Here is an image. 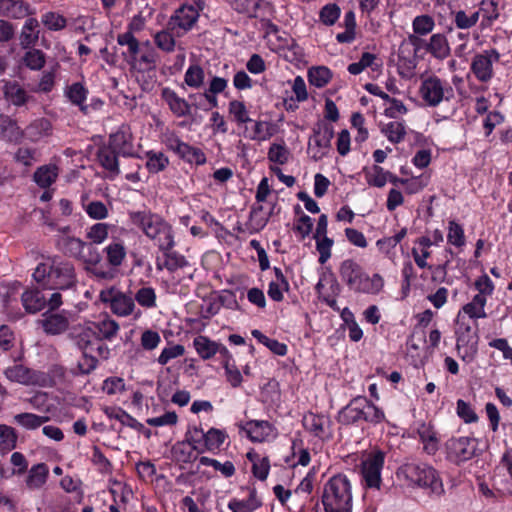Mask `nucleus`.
<instances>
[{"mask_svg":"<svg viewBox=\"0 0 512 512\" xmlns=\"http://www.w3.org/2000/svg\"><path fill=\"white\" fill-rule=\"evenodd\" d=\"M60 231L62 235L57 240L58 249L66 256L78 259L81 253H83L86 242L80 238L67 235L69 226H64Z\"/></svg>","mask_w":512,"mask_h":512,"instance_id":"28","label":"nucleus"},{"mask_svg":"<svg viewBox=\"0 0 512 512\" xmlns=\"http://www.w3.org/2000/svg\"><path fill=\"white\" fill-rule=\"evenodd\" d=\"M59 169L54 164H48L38 167L34 174V182L41 188L50 187L58 178Z\"/></svg>","mask_w":512,"mask_h":512,"instance_id":"43","label":"nucleus"},{"mask_svg":"<svg viewBox=\"0 0 512 512\" xmlns=\"http://www.w3.org/2000/svg\"><path fill=\"white\" fill-rule=\"evenodd\" d=\"M188 264L186 258L173 250V248L161 253V255H158L156 258V267L158 270L166 269L169 272H174L186 267Z\"/></svg>","mask_w":512,"mask_h":512,"instance_id":"30","label":"nucleus"},{"mask_svg":"<svg viewBox=\"0 0 512 512\" xmlns=\"http://www.w3.org/2000/svg\"><path fill=\"white\" fill-rule=\"evenodd\" d=\"M361 400L363 401L360 404L361 424L368 423L376 426L386 420L385 413L380 407L376 406L366 396H361Z\"/></svg>","mask_w":512,"mask_h":512,"instance_id":"31","label":"nucleus"},{"mask_svg":"<svg viewBox=\"0 0 512 512\" xmlns=\"http://www.w3.org/2000/svg\"><path fill=\"white\" fill-rule=\"evenodd\" d=\"M230 7L238 13L257 18L268 7L265 0H226Z\"/></svg>","mask_w":512,"mask_h":512,"instance_id":"32","label":"nucleus"},{"mask_svg":"<svg viewBox=\"0 0 512 512\" xmlns=\"http://www.w3.org/2000/svg\"><path fill=\"white\" fill-rule=\"evenodd\" d=\"M493 485L498 491L512 496V448L506 447L495 468Z\"/></svg>","mask_w":512,"mask_h":512,"instance_id":"16","label":"nucleus"},{"mask_svg":"<svg viewBox=\"0 0 512 512\" xmlns=\"http://www.w3.org/2000/svg\"><path fill=\"white\" fill-rule=\"evenodd\" d=\"M480 16V11H475L471 15H467L464 10H458L454 13L453 22L458 29L466 30L474 27Z\"/></svg>","mask_w":512,"mask_h":512,"instance_id":"62","label":"nucleus"},{"mask_svg":"<svg viewBox=\"0 0 512 512\" xmlns=\"http://www.w3.org/2000/svg\"><path fill=\"white\" fill-rule=\"evenodd\" d=\"M419 95L429 107H436L443 101L454 97L452 86L436 75L423 78L419 87Z\"/></svg>","mask_w":512,"mask_h":512,"instance_id":"8","label":"nucleus"},{"mask_svg":"<svg viewBox=\"0 0 512 512\" xmlns=\"http://www.w3.org/2000/svg\"><path fill=\"white\" fill-rule=\"evenodd\" d=\"M5 98L15 106H22L28 100L26 91L16 81H8L4 85Z\"/></svg>","mask_w":512,"mask_h":512,"instance_id":"48","label":"nucleus"},{"mask_svg":"<svg viewBox=\"0 0 512 512\" xmlns=\"http://www.w3.org/2000/svg\"><path fill=\"white\" fill-rule=\"evenodd\" d=\"M315 290L321 302L334 311L338 312L340 310L337 304V297L341 292V287L334 274H322L315 286Z\"/></svg>","mask_w":512,"mask_h":512,"instance_id":"19","label":"nucleus"},{"mask_svg":"<svg viewBox=\"0 0 512 512\" xmlns=\"http://www.w3.org/2000/svg\"><path fill=\"white\" fill-rule=\"evenodd\" d=\"M366 181L370 186L383 187L387 183L389 172H385L382 167L374 165L369 171L365 173Z\"/></svg>","mask_w":512,"mask_h":512,"instance_id":"64","label":"nucleus"},{"mask_svg":"<svg viewBox=\"0 0 512 512\" xmlns=\"http://www.w3.org/2000/svg\"><path fill=\"white\" fill-rule=\"evenodd\" d=\"M381 132L390 142L396 144L400 143L404 139L406 135V128L402 122L393 121L383 126Z\"/></svg>","mask_w":512,"mask_h":512,"instance_id":"60","label":"nucleus"},{"mask_svg":"<svg viewBox=\"0 0 512 512\" xmlns=\"http://www.w3.org/2000/svg\"><path fill=\"white\" fill-rule=\"evenodd\" d=\"M247 458L253 462L252 473L257 479L264 481L267 479L270 471V461L268 457H263L261 460L258 459V455L248 453Z\"/></svg>","mask_w":512,"mask_h":512,"instance_id":"58","label":"nucleus"},{"mask_svg":"<svg viewBox=\"0 0 512 512\" xmlns=\"http://www.w3.org/2000/svg\"><path fill=\"white\" fill-rule=\"evenodd\" d=\"M397 476L403 478L409 486L426 490L432 497H440L445 492L438 471L428 464L406 463L398 469Z\"/></svg>","mask_w":512,"mask_h":512,"instance_id":"4","label":"nucleus"},{"mask_svg":"<svg viewBox=\"0 0 512 512\" xmlns=\"http://www.w3.org/2000/svg\"><path fill=\"white\" fill-rule=\"evenodd\" d=\"M193 346L203 360H209L213 358L219 350V343L211 340L207 336L199 335L194 338Z\"/></svg>","mask_w":512,"mask_h":512,"instance_id":"44","label":"nucleus"},{"mask_svg":"<svg viewBox=\"0 0 512 512\" xmlns=\"http://www.w3.org/2000/svg\"><path fill=\"white\" fill-rule=\"evenodd\" d=\"M4 374L11 382L22 385L46 384L44 372L30 369L21 364L8 367Z\"/></svg>","mask_w":512,"mask_h":512,"instance_id":"21","label":"nucleus"},{"mask_svg":"<svg viewBox=\"0 0 512 512\" xmlns=\"http://www.w3.org/2000/svg\"><path fill=\"white\" fill-rule=\"evenodd\" d=\"M24 131V135L32 142H37L52 133V124L46 118H38L31 122Z\"/></svg>","mask_w":512,"mask_h":512,"instance_id":"40","label":"nucleus"},{"mask_svg":"<svg viewBox=\"0 0 512 512\" xmlns=\"http://www.w3.org/2000/svg\"><path fill=\"white\" fill-rule=\"evenodd\" d=\"M435 27V21L432 16L423 14L416 16L412 22V28L414 34L425 36L433 31Z\"/></svg>","mask_w":512,"mask_h":512,"instance_id":"61","label":"nucleus"},{"mask_svg":"<svg viewBox=\"0 0 512 512\" xmlns=\"http://www.w3.org/2000/svg\"><path fill=\"white\" fill-rule=\"evenodd\" d=\"M169 27L165 30L157 32L154 36L156 46L167 53L173 52L175 49L176 41Z\"/></svg>","mask_w":512,"mask_h":512,"instance_id":"63","label":"nucleus"},{"mask_svg":"<svg viewBox=\"0 0 512 512\" xmlns=\"http://www.w3.org/2000/svg\"><path fill=\"white\" fill-rule=\"evenodd\" d=\"M161 96L177 117H184L190 114V104L185 99L179 97L172 89L164 88Z\"/></svg>","mask_w":512,"mask_h":512,"instance_id":"36","label":"nucleus"},{"mask_svg":"<svg viewBox=\"0 0 512 512\" xmlns=\"http://www.w3.org/2000/svg\"><path fill=\"white\" fill-rule=\"evenodd\" d=\"M362 402L361 396L352 398L346 406L338 411L337 422L342 426H361L360 404Z\"/></svg>","mask_w":512,"mask_h":512,"instance_id":"27","label":"nucleus"},{"mask_svg":"<svg viewBox=\"0 0 512 512\" xmlns=\"http://www.w3.org/2000/svg\"><path fill=\"white\" fill-rule=\"evenodd\" d=\"M69 315L70 313L67 310L56 312L48 309L43 313V319L40 320V325L47 335L62 334L69 328Z\"/></svg>","mask_w":512,"mask_h":512,"instance_id":"22","label":"nucleus"},{"mask_svg":"<svg viewBox=\"0 0 512 512\" xmlns=\"http://www.w3.org/2000/svg\"><path fill=\"white\" fill-rule=\"evenodd\" d=\"M32 278L42 289L54 292L75 291L78 284L75 266L59 256L47 257L38 263Z\"/></svg>","mask_w":512,"mask_h":512,"instance_id":"1","label":"nucleus"},{"mask_svg":"<svg viewBox=\"0 0 512 512\" xmlns=\"http://www.w3.org/2000/svg\"><path fill=\"white\" fill-rule=\"evenodd\" d=\"M432 245L433 242L429 236H421L415 241V246L412 248L411 254L420 269L431 268L426 260L431 256L430 248Z\"/></svg>","mask_w":512,"mask_h":512,"instance_id":"35","label":"nucleus"},{"mask_svg":"<svg viewBox=\"0 0 512 512\" xmlns=\"http://www.w3.org/2000/svg\"><path fill=\"white\" fill-rule=\"evenodd\" d=\"M456 349L462 360L470 362L478 352V334L469 324L460 323L456 330Z\"/></svg>","mask_w":512,"mask_h":512,"instance_id":"15","label":"nucleus"},{"mask_svg":"<svg viewBox=\"0 0 512 512\" xmlns=\"http://www.w3.org/2000/svg\"><path fill=\"white\" fill-rule=\"evenodd\" d=\"M341 280L354 293L378 295L384 287V278L374 273L370 276L364 268L353 259H345L339 267Z\"/></svg>","mask_w":512,"mask_h":512,"instance_id":"2","label":"nucleus"},{"mask_svg":"<svg viewBox=\"0 0 512 512\" xmlns=\"http://www.w3.org/2000/svg\"><path fill=\"white\" fill-rule=\"evenodd\" d=\"M18 434L16 430L6 424H0V453L7 454L17 446Z\"/></svg>","mask_w":512,"mask_h":512,"instance_id":"49","label":"nucleus"},{"mask_svg":"<svg viewBox=\"0 0 512 512\" xmlns=\"http://www.w3.org/2000/svg\"><path fill=\"white\" fill-rule=\"evenodd\" d=\"M107 146L123 157L134 155L132 134L126 126H121L115 133L110 134Z\"/></svg>","mask_w":512,"mask_h":512,"instance_id":"25","label":"nucleus"},{"mask_svg":"<svg viewBox=\"0 0 512 512\" xmlns=\"http://www.w3.org/2000/svg\"><path fill=\"white\" fill-rule=\"evenodd\" d=\"M205 72L199 64H191L184 75L185 84L193 89H200L204 85Z\"/></svg>","mask_w":512,"mask_h":512,"instance_id":"52","label":"nucleus"},{"mask_svg":"<svg viewBox=\"0 0 512 512\" xmlns=\"http://www.w3.org/2000/svg\"><path fill=\"white\" fill-rule=\"evenodd\" d=\"M42 287H29L21 295V302L28 314H36L46 307L50 311H57L63 304V297L60 292H53L46 298Z\"/></svg>","mask_w":512,"mask_h":512,"instance_id":"7","label":"nucleus"},{"mask_svg":"<svg viewBox=\"0 0 512 512\" xmlns=\"http://www.w3.org/2000/svg\"><path fill=\"white\" fill-rule=\"evenodd\" d=\"M424 47L437 60L448 58L451 52L448 39L442 33L433 34Z\"/></svg>","mask_w":512,"mask_h":512,"instance_id":"33","label":"nucleus"},{"mask_svg":"<svg viewBox=\"0 0 512 512\" xmlns=\"http://www.w3.org/2000/svg\"><path fill=\"white\" fill-rule=\"evenodd\" d=\"M146 158V167L151 173L163 171L169 164L168 157L162 152L148 151Z\"/></svg>","mask_w":512,"mask_h":512,"instance_id":"57","label":"nucleus"},{"mask_svg":"<svg viewBox=\"0 0 512 512\" xmlns=\"http://www.w3.org/2000/svg\"><path fill=\"white\" fill-rule=\"evenodd\" d=\"M78 260L84 263V269L87 273L98 279L108 280L115 276V271L107 266L102 255L92 243H85L83 253L78 257Z\"/></svg>","mask_w":512,"mask_h":512,"instance_id":"10","label":"nucleus"},{"mask_svg":"<svg viewBox=\"0 0 512 512\" xmlns=\"http://www.w3.org/2000/svg\"><path fill=\"white\" fill-rule=\"evenodd\" d=\"M117 43L122 47H126V51L123 52V55L128 62L140 54L141 49L143 48L135 35L130 34V32H123L119 34L117 36Z\"/></svg>","mask_w":512,"mask_h":512,"instance_id":"46","label":"nucleus"},{"mask_svg":"<svg viewBox=\"0 0 512 512\" xmlns=\"http://www.w3.org/2000/svg\"><path fill=\"white\" fill-rule=\"evenodd\" d=\"M171 453L177 463H191L198 458L194 444L188 443L186 437L172 446Z\"/></svg>","mask_w":512,"mask_h":512,"instance_id":"42","label":"nucleus"},{"mask_svg":"<svg viewBox=\"0 0 512 512\" xmlns=\"http://www.w3.org/2000/svg\"><path fill=\"white\" fill-rule=\"evenodd\" d=\"M226 438L227 434L224 430L214 427L204 432L201 426H189L186 431V440L194 444L197 454L205 452L217 454Z\"/></svg>","mask_w":512,"mask_h":512,"instance_id":"5","label":"nucleus"},{"mask_svg":"<svg viewBox=\"0 0 512 512\" xmlns=\"http://www.w3.org/2000/svg\"><path fill=\"white\" fill-rule=\"evenodd\" d=\"M478 439L468 436L449 438L445 444L446 459L457 466L480 455Z\"/></svg>","mask_w":512,"mask_h":512,"instance_id":"6","label":"nucleus"},{"mask_svg":"<svg viewBox=\"0 0 512 512\" xmlns=\"http://www.w3.org/2000/svg\"><path fill=\"white\" fill-rule=\"evenodd\" d=\"M30 14L29 6L18 0H0V15L21 19Z\"/></svg>","mask_w":512,"mask_h":512,"instance_id":"41","label":"nucleus"},{"mask_svg":"<svg viewBox=\"0 0 512 512\" xmlns=\"http://www.w3.org/2000/svg\"><path fill=\"white\" fill-rule=\"evenodd\" d=\"M88 91L81 83H73L67 88L66 96L74 104L80 107L81 111L87 112L88 107L84 105Z\"/></svg>","mask_w":512,"mask_h":512,"instance_id":"53","label":"nucleus"},{"mask_svg":"<svg viewBox=\"0 0 512 512\" xmlns=\"http://www.w3.org/2000/svg\"><path fill=\"white\" fill-rule=\"evenodd\" d=\"M416 433L423 444L424 452L428 455H434L439 449L440 439L432 422H416Z\"/></svg>","mask_w":512,"mask_h":512,"instance_id":"24","label":"nucleus"},{"mask_svg":"<svg viewBox=\"0 0 512 512\" xmlns=\"http://www.w3.org/2000/svg\"><path fill=\"white\" fill-rule=\"evenodd\" d=\"M314 239L316 240V249L319 252L318 261L320 264H325L331 257L333 246V240L327 237V226H316Z\"/></svg>","mask_w":512,"mask_h":512,"instance_id":"37","label":"nucleus"},{"mask_svg":"<svg viewBox=\"0 0 512 512\" xmlns=\"http://www.w3.org/2000/svg\"><path fill=\"white\" fill-rule=\"evenodd\" d=\"M147 48H142L140 54L132 58L129 62L131 66L140 71L151 70L156 66V53L152 48H149V42L145 43Z\"/></svg>","mask_w":512,"mask_h":512,"instance_id":"45","label":"nucleus"},{"mask_svg":"<svg viewBox=\"0 0 512 512\" xmlns=\"http://www.w3.org/2000/svg\"><path fill=\"white\" fill-rule=\"evenodd\" d=\"M301 422L306 432L322 442L332 439V421L329 415L308 411L303 415Z\"/></svg>","mask_w":512,"mask_h":512,"instance_id":"11","label":"nucleus"},{"mask_svg":"<svg viewBox=\"0 0 512 512\" xmlns=\"http://www.w3.org/2000/svg\"><path fill=\"white\" fill-rule=\"evenodd\" d=\"M27 471L25 483L30 490L40 489L48 480L49 467L46 463L35 464Z\"/></svg>","mask_w":512,"mask_h":512,"instance_id":"38","label":"nucleus"},{"mask_svg":"<svg viewBox=\"0 0 512 512\" xmlns=\"http://www.w3.org/2000/svg\"><path fill=\"white\" fill-rule=\"evenodd\" d=\"M487 298L483 295H475L471 302L465 304L462 310L472 319L486 318L485 306Z\"/></svg>","mask_w":512,"mask_h":512,"instance_id":"51","label":"nucleus"},{"mask_svg":"<svg viewBox=\"0 0 512 512\" xmlns=\"http://www.w3.org/2000/svg\"><path fill=\"white\" fill-rule=\"evenodd\" d=\"M24 136V131L17 122L0 112V139L18 143Z\"/></svg>","mask_w":512,"mask_h":512,"instance_id":"34","label":"nucleus"},{"mask_svg":"<svg viewBox=\"0 0 512 512\" xmlns=\"http://www.w3.org/2000/svg\"><path fill=\"white\" fill-rule=\"evenodd\" d=\"M119 324L108 314L100 315L97 321L91 322L81 330H90L94 335L102 340L112 341L119 332Z\"/></svg>","mask_w":512,"mask_h":512,"instance_id":"23","label":"nucleus"},{"mask_svg":"<svg viewBox=\"0 0 512 512\" xmlns=\"http://www.w3.org/2000/svg\"><path fill=\"white\" fill-rule=\"evenodd\" d=\"M201 9L199 4H183L170 17L169 29L176 31L178 36L187 33L196 24Z\"/></svg>","mask_w":512,"mask_h":512,"instance_id":"12","label":"nucleus"},{"mask_svg":"<svg viewBox=\"0 0 512 512\" xmlns=\"http://www.w3.org/2000/svg\"><path fill=\"white\" fill-rule=\"evenodd\" d=\"M261 506L262 502L257 496L256 488H251L249 490L247 499L239 500L237 498H232L228 502V509L231 512H254Z\"/></svg>","mask_w":512,"mask_h":512,"instance_id":"39","label":"nucleus"},{"mask_svg":"<svg viewBox=\"0 0 512 512\" xmlns=\"http://www.w3.org/2000/svg\"><path fill=\"white\" fill-rule=\"evenodd\" d=\"M39 22L35 18H28L20 34V44L23 48L34 45L39 38Z\"/></svg>","mask_w":512,"mask_h":512,"instance_id":"47","label":"nucleus"},{"mask_svg":"<svg viewBox=\"0 0 512 512\" xmlns=\"http://www.w3.org/2000/svg\"><path fill=\"white\" fill-rule=\"evenodd\" d=\"M239 430L246 433L247 438L253 443H263L274 439L278 430L274 424L267 420H249L238 424Z\"/></svg>","mask_w":512,"mask_h":512,"instance_id":"17","label":"nucleus"},{"mask_svg":"<svg viewBox=\"0 0 512 512\" xmlns=\"http://www.w3.org/2000/svg\"><path fill=\"white\" fill-rule=\"evenodd\" d=\"M100 301L107 305L118 316H128L135 308L134 299L115 287L103 289L99 294Z\"/></svg>","mask_w":512,"mask_h":512,"instance_id":"13","label":"nucleus"},{"mask_svg":"<svg viewBox=\"0 0 512 512\" xmlns=\"http://www.w3.org/2000/svg\"><path fill=\"white\" fill-rule=\"evenodd\" d=\"M107 254V266L115 271L114 268L120 266L126 256L125 248L120 243H111L105 248Z\"/></svg>","mask_w":512,"mask_h":512,"instance_id":"55","label":"nucleus"},{"mask_svg":"<svg viewBox=\"0 0 512 512\" xmlns=\"http://www.w3.org/2000/svg\"><path fill=\"white\" fill-rule=\"evenodd\" d=\"M385 463V453L381 450L371 452L361 463V474L367 488H380L381 472Z\"/></svg>","mask_w":512,"mask_h":512,"instance_id":"14","label":"nucleus"},{"mask_svg":"<svg viewBox=\"0 0 512 512\" xmlns=\"http://www.w3.org/2000/svg\"><path fill=\"white\" fill-rule=\"evenodd\" d=\"M143 232L154 241L161 253L175 245L172 226H141Z\"/></svg>","mask_w":512,"mask_h":512,"instance_id":"26","label":"nucleus"},{"mask_svg":"<svg viewBox=\"0 0 512 512\" xmlns=\"http://www.w3.org/2000/svg\"><path fill=\"white\" fill-rule=\"evenodd\" d=\"M331 77V71L325 66L312 67L308 71L309 83L318 88L327 85Z\"/></svg>","mask_w":512,"mask_h":512,"instance_id":"56","label":"nucleus"},{"mask_svg":"<svg viewBox=\"0 0 512 512\" xmlns=\"http://www.w3.org/2000/svg\"><path fill=\"white\" fill-rule=\"evenodd\" d=\"M243 226H233V230H228L225 226H216L214 235L220 243L232 246L238 240V233L245 232Z\"/></svg>","mask_w":512,"mask_h":512,"instance_id":"59","label":"nucleus"},{"mask_svg":"<svg viewBox=\"0 0 512 512\" xmlns=\"http://www.w3.org/2000/svg\"><path fill=\"white\" fill-rule=\"evenodd\" d=\"M500 54L496 49L484 50L476 54L471 62V71L480 82H488L494 75L493 63L498 62Z\"/></svg>","mask_w":512,"mask_h":512,"instance_id":"18","label":"nucleus"},{"mask_svg":"<svg viewBox=\"0 0 512 512\" xmlns=\"http://www.w3.org/2000/svg\"><path fill=\"white\" fill-rule=\"evenodd\" d=\"M102 340L90 330H81L76 336V344L81 351L92 353L96 357L107 360L110 356V349Z\"/></svg>","mask_w":512,"mask_h":512,"instance_id":"20","label":"nucleus"},{"mask_svg":"<svg viewBox=\"0 0 512 512\" xmlns=\"http://www.w3.org/2000/svg\"><path fill=\"white\" fill-rule=\"evenodd\" d=\"M49 420L48 416H39L33 413H20L14 416V422L28 429L34 430Z\"/></svg>","mask_w":512,"mask_h":512,"instance_id":"54","label":"nucleus"},{"mask_svg":"<svg viewBox=\"0 0 512 512\" xmlns=\"http://www.w3.org/2000/svg\"><path fill=\"white\" fill-rule=\"evenodd\" d=\"M120 156L121 155L118 154L117 151L113 150L107 145H104L98 149L97 160L101 167L108 171L109 177L111 179H114L121 173L119 167Z\"/></svg>","mask_w":512,"mask_h":512,"instance_id":"29","label":"nucleus"},{"mask_svg":"<svg viewBox=\"0 0 512 512\" xmlns=\"http://www.w3.org/2000/svg\"><path fill=\"white\" fill-rule=\"evenodd\" d=\"M407 229L402 228L399 232H397L393 236L383 237L376 242V246L380 252L385 254L387 257L391 258L395 253L394 249L399 244L402 239L406 236Z\"/></svg>","mask_w":512,"mask_h":512,"instance_id":"50","label":"nucleus"},{"mask_svg":"<svg viewBox=\"0 0 512 512\" xmlns=\"http://www.w3.org/2000/svg\"><path fill=\"white\" fill-rule=\"evenodd\" d=\"M333 137L334 128L331 124L320 122L315 125L307 148L308 154L314 161H319L328 154Z\"/></svg>","mask_w":512,"mask_h":512,"instance_id":"9","label":"nucleus"},{"mask_svg":"<svg viewBox=\"0 0 512 512\" xmlns=\"http://www.w3.org/2000/svg\"><path fill=\"white\" fill-rule=\"evenodd\" d=\"M352 485L347 475L338 473L323 485L321 503L325 512H352Z\"/></svg>","mask_w":512,"mask_h":512,"instance_id":"3","label":"nucleus"}]
</instances>
